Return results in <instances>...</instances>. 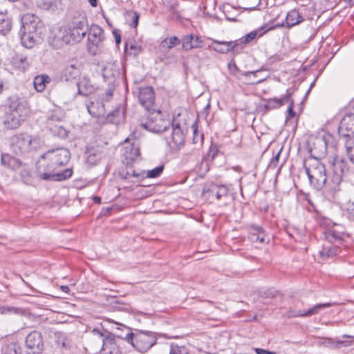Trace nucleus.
I'll list each match as a JSON object with an SVG mask.
<instances>
[{"mask_svg":"<svg viewBox=\"0 0 354 354\" xmlns=\"http://www.w3.org/2000/svg\"><path fill=\"white\" fill-rule=\"evenodd\" d=\"M304 167L310 183L317 190L328 185L333 190H338L343 176L348 171L347 162L339 157L335 158L332 165V174L328 180L325 166L315 157H310L304 162Z\"/></svg>","mask_w":354,"mask_h":354,"instance_id":"obj_1","label":"nucleus"},{"mask_svg":"<svg viewBox=\"0 0 354 354\" xmlns=\"http://www.w3.org/2000/svg\"><path fill=\"white\" fill-rule=\"evenodd\" d=\"M170 122L167 120L158 119L156 122L151 120L143 124L144 127L150 131L161 133L169 131L171 129V133L166 136L165 139L171 148L176 149L184 145L185 133L184 128L178 123L173 122L170 127Z\"/></svg>","mask_w":354,"mask_h":354,"instance_id":"obj_2","label":"nucleus"},{"mask_svg":"<svg viewBox=\"0 0 354 354\" xmlns=\"http://www.w3.org/2000/svg\"><path fill=\"white\" fill-rule=\"evenodd\" d=\"M28 113V110L24 101L16 97H11L8 99V106L3 123L8 129H17L25 120Z\"/></svg>","mask_w":354,"mask_h":354,"instance_id":"obj_3","label":"nucleus"},{"mask_svg":"<svg viewBox=\"0 0 354 354\" xmlns=\"http://www.w3.org/2000/svg\"><path fill=\"white\" fill-rule=\"evenodd\" d=\"M126 329L128 331L127 335L124 337L118 335V337L125 339L141 353L147 351L156 343L157 338L153 332L139 330L136 333H131L129 328H126Z\"/></svg>","mask_w":354,"mask_h":354,"instance_id":"obj_4","label":"nucleus"},{"mask_svg":"<svg viewBox=\"0 0 354 354\" xmlns=\"http://www.w3.org/2000/svg\"><path fill=\"white\" fill-rule=\"evenodd\" d=\"M57 167L59 166L50 161L45 166L44 171H42L41 166L39 163H37L36 176L41 180L50 181L64 180L72 176V169H66L62 172H56L55 170Z\"/></svg>","mask_w":354,"mask_h":354,"instance_id":"obj_5","label":"nucleus"},{"mask_svg":"<svg viewBox=\"0 0 354 354\" xmlns=\"http://www.w3.org/2000/svg\"><path fill=\"white\" fill-rule=\"evenodd\" d=\"M91 333L102 339V352L103 354H121V351L117 344L115 336L107 330L95 328Z\"/></svg>","mask_w":354,"mask_h":354,"instance_id":"obj_6","label":"nucleus"},{"mask_svg":"<svg viewBox=\"0 0 354 354\" xmlns=\"http://www.w3.org/2000/svg\"><path fill=\"white\" fill-rule=\"evenodd\" d=\"M50 44L55 48L59 49L64 45L75 44L72 32L68 27L63 26L55 28L52 31V36L49 38Z\"/></svg>","mask_w":354,"mask_h":354,"instance_id":"obj_7","label":"nucleus"},{"mask_svg":"<svg viewBox=\"0 0 354 354\" xmlns=\"http://www.w3.org/2000/svg\"><path fill=\"white\" fill-rule=\"evenodd\" d=\"M138 99L140 104L151 114L156 113L160 116V111L157 110L155 105V94L152 87L146 86L140 88Z\"/></svg>","mask_w":354,"mask_h":354,"instance_id":"obj_8","label":"nucleus"},{"mask_svg":"<svg viewBox=\"0 0 354 354\" xmlns=\"http://www.w3.org/2000/svg\"><path fill=\"white\" fill-rule=\"evenodd\" d=\"M20 31L29 33L43 34L44 26L40 19L34 14L24 15L21 19Z\"/></svg>","mask_w":354,"mask_h":354,"instance_id":"obj_9","label":"nucleus"},{"mask_svg":"<svg viewBox=\"0 0 354 354\" xmlns=\"http://www.w3.org/2000/svg\"><path fill=\"white\" fill-rule=\"evenodd\" d=\"M71 154L66 148H58L54 150H49L41 156V158L48 159L53 164L58 166H64L67 164L70 160Z\"/></svg>","mask_w":354,"mask_h":354,"instance_id":"obj_10","label":"nucleus"},{"mask_svg":"<svg viewBox=\"0 0 354 354\" xmlns=\"http://www.w3.org/2000/svg\"><path fill=\"white\" fill-rule=\"evenodd\" d=\"M26 354H41L44 344L41 334L33 331L28 335L26 339Z\"/></svg>","mask_w":354,"mask_h":354,"instance_id":"obj_11","label":"nucleus"},{"mask_svg":"<svg viewBox=\"0 0 354 354\" xmlns=\"http://www.w3.org/2000/svg\"><path fill=\"white\" fill-rule=\"evenodd\" d=\"M14 150L16 153H27L31 149H35L32 146L35 140L30 136L26 134H19L15 136L12 139Z\"/></svg>","mask_w":354,"mask_h":354,"instance_id":"obj_12","label":"nucleus"},{"mask_svg":"<svg viewBox=\"0 0 354 354\" xmlns=\"http://www.w3.org/2000/svg\"><path fill=\"white\" fill-rule=\"evenodd\" d=\"M338 133L346 140L354 136V113L346 114L341 120Z\"/></svg>","mask_w":354,"mask_h":354,"instance_id":"obj_13","label":"nucleus"},{"mask_svg":"<svg viewBox=\"0 0 354 354\" xmlns=\"http://www.w3.org/2000/svg\"><path fill=\"white\" fill-rule=\"evenodd\" d=\"M274 28V26L267 28L266 26H263L255 30L251 31L239 39L235 40L237 42L239 50H241L245 45L252 41L257 37H261L266 32Z\"/></svg>","mask_w":354,"mask_h":354,"instance_id":"obj_14","label":"nucleus"},{"mask_svg":"<svg viewBox=\"0 0 354 354\" xmlns=\"http://www.w3.org/2000/svg\"><path fill=\"white\" fill-rule=\"evenodd\" d=\"M120 75V72L118 66L113 63H109L103 68V78L109 85L113 84Z\"/></svg>","mask_w":354,"mask_h":354,"instance_id":"obj_15","label":"nucleus"},{"mask_svg":"<svg viewBox=\"0 0 354 354\" xmlns=\"http://www.w3.org/2000/svg\"><path fill=\"white\" fill-rule=\"evenodd\" d=\"M87 162L91 165H95L106 153V148L104 146L97 145L91 147L88 149Z\"/></svg>","mask_w":354,"mask_h":354,"instance_id":"obj_16","label":"nucleus"},{"mask_svg":"<svg viewBox=\"0 0 354 354\" xmlns=\"http://www.w3.org/2000/svg\"><path fill=\"white\" fill-rule=\"evenodd\" d=\"M87 32L89 45L98 46L104 39V31L97 25H92Z\"/></svg>","mask_w":354,"mask_h":354,"instance_id":"obj_17","label":"nucleus"},{"mask_svg":"<svg viewBox=\"0 0 354 354\" xmlns=\"http://www.w3.org/2000/svg\"><path fill=\"white\" fill-rule=\"evenodd\" d=\"M77 93L80 95L88 96L95 90V86L91 83V80L86 77H82L77 82Z\"/></svg>","mask_w":354,"mask_h":354,"instance_id":"obj_18","label":"nucleus"},{"mask_svg":"<svg viewBox=\"0 0 354 354\" xmlns=\"http://www.w3.org/2000/svg\"><path fill=\"white\" fill-rule=\"evenodd\" d=\"M182 48L185 50H189L194 48H198L203 46V41L197 35L192 34L185 35L183 37Z\"/></svg>","mask_w":354,"mask_h":354,"instance_id":"obj_19","label":"nucleus"},{"mask_svg":"<svg viewBox=\"0 0 354 354\" xmlns=\"http://www.w3.org/2000/svg\"><path fill=\"white\" fill-rule=\"evenodd\" d=\"M333 304L331 303H324V304H319L317 305H315L313 307L310 308L307 311H292L290 310L288 313V317H306V316H310L313 315H315L318 313V312L324 308H328L330 307Z\"/></svg>","mask_w":354,"mask_h":354,"instance_id":"obj_20","label":"nucleus"},{"mask_svg":"<svg viewBox=\"0 0 354 354\" xmlns=\"http://www.w3.org/2000/svg\"><path fill=\"white\" fill-rule=\"evenodd\" d=\"M19 35L21 44L27 48H31L41 38L42 34L29 33L27 32L19 31Z\"/></svg>","mask_w":354,"mask_h":354,"instance_id":"obj_21","label":"nucleus"},{"mask_svg":"<svg viewBox=\"0 0 354 354\" xmlns=\"http://www.w3.org/2000/svg\"><path fill=\"white\" fill-rule=\"evenodd\" d=\"M214 50L220 53H227L231 50H239L236 41H214Z\"/></svg>","mask_w":354,"mask_h":354,"instance_id":"obj_22","label":"nucleus"},{"mask_svg":"<svg viewBox=\"0 0 354 354\" xmlns=\"http://www.w3.org/2000/svg\"><path fill=\"white\" fill-rule=\"evenodd\" d=\"M291 97V93H288L285 96L281 98H272L266 100L263 108L265 112H268L270 110L278 109L285 102H289Z\"/></svg>","mask_w":354,"mask_h":354,"instance_id":"obj_23","label":"nucleus"},{"mask_svg":"<svg viewBox=\"0 0 354 354\" xmlns=\"http://www.w3.org/2000/svg\"><path fill=\"white\" fill-rule=\"evenodd\" d=\"M1 165L12 170H16L21 166V162L19 159L8 153L1 155Z\"/></svg>","mask_w":354,"mask_h":354,"instance_id":"obj_24","label":"nucleus"},{"mask_svg":"<svg viewBox=\"0 0 354 354\" xmlns=\"http://www.w3.org/2000/svg\"><path fill=\"white\" fill-rule=\"evenodd\" d=\"M304 21L303 17L299 14V11L293 9L288 12L286 17V24L288 28L293 27Z\"/></svg>","mask_w":354,"mask_h":354,"instance_id":"obj_25","label":"nucleus"},{"mask_svg":"<svg viewBox=\"0 0 354 354\" xmlns=\"http://www.w3.org/2000/svg\"><path fill=\"white\" fill-rule=\"evenodd\" d=\"M181 41L176 36L164 39L159 45V50L162 53H167L173 47L180 44Z\"/></svg>","mask_w":354,"mask_h":354,"instance_id":"obj_26","label":"nucleus"},{"mask_svg":"<svg viewBox=\"0 0 354 354\" xmlns=\"http://www.w3.org/2000/svg\"><path fill=\"white\" fill-rule=\"evenodd\" d=\"M70 26L87 33L88 24L86 17L80 15L78 17L74 18Z\"/></svg>","mask_w":354,"mask_h":354,"instance_id":"obj_27","label":"nucleus"},{"mask_svg":"<svg viewBox=\"0 0 354 354\" xmlns=\"http://www.w3.org/2000/svg\"><path fill=\"white\" fill-rule=\"evenodd\" d=\"M50 82V78L47 75H37L34 78V87L38 92H42L45 90L46 84Z\"/></svg>","mask_w":354,"mask_h":354,"instance_id":"obj_28","label":"nucleus"},{"mask_svg":"<svg viewBox=\"0 0 354 354\" xmlns=\"http://www.w3.org/2000/svg\"><path fill=\"white\" fill-rule=\"evenodd\" d=\"M11 27V20L7 14L0 12V32L6 35L10 30Z\"/></svg>","mask_w":354,"mask_h":354,"instance_id":"obj_29","label":"nucleus"},{"mask_svg":"<svg viewBox=\"0 0 354 354\" xmlns=\"http://www.w3.org/2000/svg\"><path fill=\"white\" fill-rule=\"evenodd\" d=\"M123 150L127 159L133 160L140 156V149L135 144L126 146Z\"/></svg>","mask_w":354,"mask_h":354,"instance_id":"obj_30","label":"nucleus"},{"mask_svg":"<svg viewBox=\"0 0 354 354\" xmlns=\"http://www.w3.org/2000/svg\"><path fill=\"white\" fill-rule=\"evenodd\" d=\"M60 0H37V6L44 10H52L57 8L60 5Z\"/></svg>","mask_w":354,"mask_h":354,"instance_id":"obj_31","label":"nucleus"},{"mask_svg":"<svg viewBox=\"0 0 354 354\" xmlns=\"http://www.w3.org/2000/svg\"><path fill=\"white\" fill-rule=\"evenodd\" d=\"M124 118V109L118 106L115 110L109 113L107 119L109 122L114 124H118Z\"/></svg>","mask_w":354,"mask_h":354,"instance_id":"obj_32","label":"nucleus"},{"mask_svg":"<svg viewBox=\"0 0 354 354\" xmlns=\"http://www.w3.org/2000/svg\"><path fill=\"white\" fill-rule=\"evenodd\" d=\"M324 344L326 347L332 349H339L341 346H348L351 345V342L342 341V340H336L334 341L331 338H326L324 342Z\"/></svg>","mask_w":354,"mask_h":354,"instance_id":"obj_33","label":"nucleus"},{"mask_svg":"<svg viewBox=\"0 0 354 354\" xmlns=\"http://www.w3.org/2000/svg\"><path fill=\"white\" fill-rule=\"evenodd\" d=\"M209 192L215 194L218 200H221L223 198L227 197L228 196V189L225 185L214 186Z\"/></svg>","mask_w":354,"mask_h":354,"instance_id":"obj_34","label":"nucleus"},{"mask_svg":"<svg viewBox=\"0 0 354 354\" xmlns=\"http://www.w3.org/2000/svg\"><path fill=\"white\" fill-rule=\"evenodd\" d=\"M77 71L74 64H71L64 68L62 73V78L66 81L75 78Z\"/></svg>","mask_w":354,"mask_h":354,"instance_id":"obj_35","label":"nucleus"},{"mask_svg":"<svg viewBox=\"0 0 354 354\" xmlns=\"http://www.w3.org/2000/svg\"><path fill=\"white\" fill-rule=\"evenodd\" d=\"M314 149L317 150L319 156H325L327 153V145L324 138H318L314 142Z\"/></svg>","mask_w":354,"mask_h":354,"instance_id":"obj_36","label":"nucleus"},{"mask_svg":"<svg viewBox=\"0 0 354 354\" xmlns=\"http://www.w3.org/2000/svg\"><path fill=\"white\" fill-rule=\"evenodd\" d=\"M169 354H189V351L184 345L171 343L169 346Z\"/></svg>","mask_w":354,"mask_h":354,"instance_id":"obj_37","label":"nucleus"},{"mask_svg":"<svg viewBox=\"0 0 354 354\" xmlns=\"http://www.w3.org/2000/svg\"><path fill=\"white\" fill-rule=\"evenodd\" d=\"M192 129L193 130V144L196 145L197 147H201L203 142V134L198 132L196 122H194L192 125Z\"/></svg>","mask_w":354,"mask_h":354,"instance_id":"obj_38","label":"nucleus"},{"mask_svg":"<svg viewBox=\"0 0 354 354\" xmlns=\"http://www.w3.org/2000/svg\"><path fill=\"white\" fill-rule=\"evenodd\" d=\"M345 147L350 160L354 164V136L346 140Z\"/></svg>","mask_w":354,"mask_h":354,"instance_id":"obj_39","label":"nucleus"},{"mask_svg":"<svg viewBox=\"0 0 354 354\" xmlns=\"http://www.w3.org/2000/svg\"><path fill=\"white\" fill-rule=\"evenodd\" d=\"M126 17L128 20H131V24L133 28H136L138 26L140 18V15L138 12L133 10H129L126 13Z\"/></svg>","mask_w":354,"mask_h":354,"instance_id":"obj_40","label":"nucleus"},{"mask_svg":"<svg viewBox=\"0 0 354 354\" xmlns=\"http://www.w3.org/2000/svg\"><path fill=\"white\" fill-rule=\"evenodd\" d=\"M57 343L58 345H61V348L65 350H70L72 346L71 342L62 335L58 336Z\"/></svg>","mask_w":354,"mask_h":354,"instance_id":"obj_41","label":"nucleus"},{"mask_svg":"<svg viewBox=\"0 0 354 354\" xmlns=\"http://www.w3.org/2000/svg\"><path fill=\"white\" fill-rule=\"evenodd\" d=\"M163 169H164V166L159 165L153 169L148 170L147 171L146 177L150 178H157L162 173Z\"/></svg>","mask_w":354,"mask_h":354,"instance_id":"obj_42","label":"nucleus"},{"mask_svg":"<svg viewBox=\"0 0 354 354\" xmlns=\"http://www.w3.org/2000/svg\"><path fill=\"white\" fill-rule=\"evenodd\" d=\"M120 176L124 179H130L131 177H139L140 174L136 173L131 167L127 168V170H123L120 173Z\"/></svg>","mask_w":354,"mask_h":354,"instance_id":"obj_43","label":"nucleus"},{"mask_svg":"<svg viewBox=\"0 0 354 354\" xmlns=\"http://www.w3.org/2000/svg\"><path fill=\"white\" fill-rule=\"evenodd\" d=\"M69 28L72 32V35L73 36V39L76 43L80 42L86 35L85 32L80 31L79 30L71 26H69Z\"/></svg>","mask_w":354,"mask_h":354,"instance_id":"obj_44","label":"nucleus"},{"mask_svg":"<svg viewBox=\"0 0 354 354\" xmlns=\"http://www.w3.org/2000/svg\"><path fill=\"white\" fill-rule=\"evenodd\" d=\"M253 230L255 231V233L258 234V241L263 243L266 242V233L264 230L260 227L257 225H253Z\"/></svg>","mask_w":354,"mask_h":354,"instance_id":"obj_45","label":"nucleus"},{"mask_svg":"<svg viewBox=\"0 0 354 354\" xmlns=\"http://www.w3.org/2000/svg\"><path fill=\"white\" fill-rule=\"evenodd\" d=\"M124 50L125 51L128 53V50H131L132 52L129 53L130 55H133V56H136L137 55H138V53H140V47L137 46L136 45H134L133 44H131L129 47L128 46V44H125V48H124Z\"/></svg>","mask_w":354,"mask_h":354,"instance_id":"obj_46","label":"nucleus"},{"mask_svg":"<svg viewBox=\"0 0 354 354\" xmlns=\"http://www.w3.org/2000/svg\"><path fill=\"white\" fill-rule=\"evenodd\" d=\"M335 254V249L333 248H328L326 251L324 250L320 252V255L323 259H325L326 257H332Z\"/></svg>","mask_w":354,"mask_h":354,"instance_id":"obj_47","label":"nucleus"},{"mask_svg":"<svg viewBox=\"0 0 354 354\" xmlns=\"http://www.w3.org/2000/svg\"><path fill=\"white\" fill-rule=\"evenodd\" d=\"M281 151H278V153L272 158L271 160L269 167L270 168H275L279 162V159L280 157Z\"/></svg>","mask_w":354,"mask_h":354,"instance_id":"obj_48","label":"nucleus"},{"mask_svg":"<svg viewBox=\"0 0 354 354\" xmlns=\"http://www.w3.org/2000/svg\"><path fill=\"white\" fill-rule=\"evenodd\" d=\"M290 105L288 108V117L287 118H292L293 117H295V112L293 110V108H294V102L292 100H290Z\"/></svg>","mask_w":354,"mask_h":354,"instance_id":"obj_49","label":"nucleus"},{"mask_svg":"<svg viewBox=\"0 0 354 354\" xmlns=\"http://www.w3.org/2000/svg\"><path fill=\"white\" fill-rule=\"evenodd\" d=\"M12 344H10L4 347L2 350L3 354H15L16 350L13 348Z\"/></svg>","mask_w":354,"mask_h":354,"instance_id":"obj_50","label":"nucleus"},{"mask_svg":"<svg viewBox=\"0 0 354 354\" xmlns=\"http://www.w3.org/2000/svg\"><path fill=\"white\" fill-rule=\"evenodd\" d=\"M113 87H109L108 90L104 93V96L102 97V100L105 101H109L111 97L113 96Z\"/></svg>","mask_w":354,"mask_h":354,"instance_id":"obj_51","label":"nucleus"},{"mask_svg":"<svg viewBox=\"0 0 354 354\" xmlns=\"http://www.w3.org/2000/svg\"><path fill=\"white\" fill-rule=\"evenodd\" d=\"M258 234L255 233V231L253 230V225L250 227V232L249 235V239L252 242H258Z\"/></svg>","mask_w":354,"mask_h":354,"instance_id":"obj_52","label":"nucleus"},{"mask_svg":"<svg viewBox=\"0 0 354 354\" xmlns=\"http://www.w3.org/2000/svg\"><path fill=\"white\" fill-rule=\"evenodd\" d=\"M254 351L257 354H276L274 351H270L268 350H265L263 348H254Z\"/></svg>","mask_w":354,"mask_h":354,"instance_id":"obj_53","label":"nucleus"},{"mask_svg":"<svg viewBox=\"0 0 354 354\" xmlns=\"http://www.w3.org/2000/svg\"><path fill=\"white\" fill-rule=\"evenodd\" d=\"M113 34L114 35V37H115V42L118 45L119 44L121 43L120 33L119 32V31L118 30H114L113 31Z\"/></svg>","mask_w":354,"mask_h":354,"instance_id":"obj_54","label":"nucleus"},{"mask_svg":"<svg viewBox=\"0 0 354 354\" xmlns=\"http://www.w3.org/2000/svg\"><path fill=\"white\" fill-rule=\"evenodd\" d=\"M254 1H255V4L252 5L250 7L245 8V9L246 10L252 11V10H257V7L260 4L261 0H254Z\"/></svg>","mask_w":354,"mask_h":354,"instance_id":"obj_55","label":"nucleus"},{"mask_svg":"<svg viewBox=\"0 0 354 354\" xmlns=\"http://www.w3.org/2000/svg\"><path fill=\"white\" fill-rule=\"evenodd\" d=\"M12 346L14 347L15 350H16L15 354H23V348L17 344H12Z\"/></svg>","mask_w":354,"mask_h":354,"instance_id":"obj_56","label":"nucleus"},{"mask_svg":"<svg viewBox=\"0 0 354 354\" xmlns=\"http://www.w3.org/2000/svg\"><path fill=\"white\" fill-rule=\"evenodd\" d=\"M60 289H61L64 292H65V293H68V292H69V290H70V289H69L68 286H62L60 287Z\"/></svg>","mask_w":354,"mask_h":354,"instance_id":"obj_57","label":"nucleus"},{"mask_svg":"<svg viewBox=\"0 0 354 354\" xmlns=\"http://www.w3.org/2000/svg\"><path fill=\"white\" fill-rule=\"evenodd\" d=\"M92 7H96L97 6V0H88Z\"/></svg>","mask_w":354,"mask_h":354,"instance_id":"obj_58","label":"nucleus"},{"mask_svg":"<svg viewBox=\"0 0 354 354\" xmlns=\"http://www.w3.org/2000/svg\"><path fill=\"white\" fill-rule=\"evenodd\" d=\"M259 72V71H248V72H245L244 73V75L247 76V75H255L257 73Z\"/></svg>","mask_w":354,"mask_h":354,"instance_id":"obj_59","label":"nucleus"},{"mask_svg":"<svg viewBox=\"0 0 354 354\" xmlns=\"http://www.w3.org/2000/svg\"><path fill=\"white\" fill-rule=\"evenodd\" d=\"M93 201H94L95 203H101V198H100V197H99V196H94V197L93 198Z\"/></svg>","mask_w":354,"mask_h":354,"instance_id":"obj_60","label":"nucleus"},{"mask_svg":"<svg viewBox=\"0 0 354 354\" xmlns=\"http://www.w3.org/2000/svg\"><path fill=\"white\" fill-rule=\"evenodd\" d=\"M335 240H338L339 242L342 241L341 238L338 236L332 235Z\"/></svg>","mask_w":354,"mask_h":354,"instance_id":"obj_61","label":"nucleus"},{"mask_svg":"<svg viewBox=\"0 0 354 354\" xmlns=\"http://www.w3.org/2000/svg\"><path fill=\"white\" fill-rule=\"evenodd\" d=\"M3 86V83L2 80H0V93H1V91H2Z\"/></svg>","mask_w":354,"mask_h":354,"instance_id":"obj_62","label":"nucleus"},{"mask_svg":"<svg viewBox=\"0 0 354 354\" xmlns=\"http://www.w3.org/2000/svg\"><path fill=\"white\" fill-rule=\"evenodd\" d=\"M343 337H344V338H351V337H353L351 336V335H344Z\"/></svg>","mask_w":354,"mask_h":354,"instance_id":"obj_63","label":"nucleus"},{"mask_svg":"<svg viewBox=\"0 0 354 354\" xmlns=\"http://www.w3.org/2000/svg\"><path fill=\"white\" fill-rule=\"evenodd\" d=\"M104 18L106 19V21L108 23V24L111 26V24H110V21H109V19L104 15Z\"/></svg>","mask_w":354,"mask_h":354,"instance_id":"obj_64","label":"nucleus"}]
</instances>
